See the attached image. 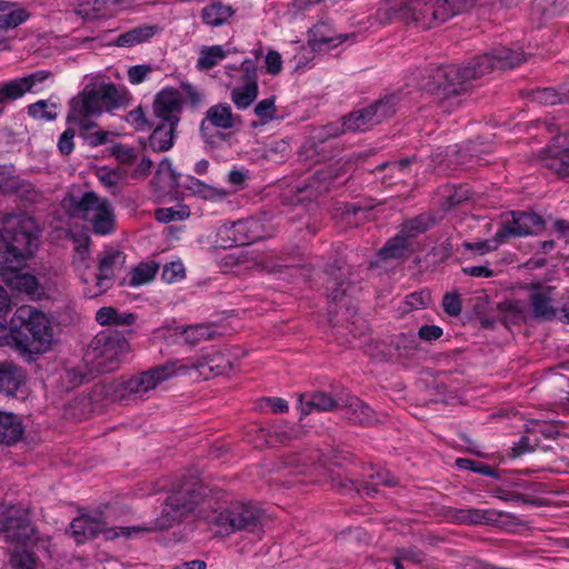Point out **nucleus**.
I'll return each instance as SVG.
<instances>
[{
	"label": "nucleus",
	"instance_id": "nucleus-1",
	"mask_svg": "<svg viewBox=\"0 0 569 569\" xmlns=\"http://www.w3.org/2000/svg\"><path fill=\"white\" fill-rule=\"evenodd\" d=\"M526 60L527 56L522 51L499 47L460 66L433 67L430 64L428 68L418 69L415 79L420 90L449 99L465 94L473 80L495 69H513Z\"/></svg>",
	"mask_w": 569,
	"mask_h": 569
},
{
	"label": "nucleus",
	"instance_id": "nucleus-2",
	"mask_svg": "<svg viewBox=\"0 0 569 569\" xmlns=\"http://www.w3.org/2000/svg\"><path fill=\"white\" fill-rule=\"evenodd\" d=\"M177 372V362L170 360L137 375L122 376L118 379L97 383L92 388L93 398L127 405L130 401L142 399L147 392L174 377Z\"/></svg>",
	"mask_w": 569,
	"mask_h": 569
},
{
	"label": "nucleus",
	"instance_id": "nucleus-3",
	"mask_svg": "<svg viewBox=\"0 0 569 569\" xmlns=\"http://www.w3.org/2000/svg\"><path fill=\"white\" fill-rule=\"evenodd\" d=\"M40 229L34 218L22 214L0 231V274L20 271L39 246Z\"/></svg>",
	"mask_w": 569,
	"mask_h": 569
},
{
	"label": "nucleus",
	"instance_id": "nucleus-4",
	"mask_svg": "<svg viewBox=\"0 0 569 569\" xmlns=\"http://www.w3.org/2000/svg\"><path fill=\"white\" fill-rule=\"evenodd\" d=\"M9 336L20 353L39 355L50 349L53 329L42 311L21 306L11 318Z\"/></svg>",
	"mask_w": 569,
	"mask_h": 569
},
{
	"label": "nucleus",
	"instance_id": "nucleus-5",
	"mask_svg": "<svg viewBox=\"0 0 569 569\" xmlns=\"http://www.w3.org/2000/svg\"><path fill=\"white\" fill-rule=\"evenodd\" d=\"M276 233L271 217L263 212L237 221H224L217 229L216 242L222 248H232L262 241Z\"/></svg>",
	"mask_w": 569,
	"mask_h": 569
},
{
	"label": "nucleus",
	"instance_id": "nucleus-6",
	"mask_svg": "<svg viewBox=\"0 0 569 569\" xmlns=\"http://www.w3.org/2000/svg\"><path fill=\"white\" fill-rule=\"evenodd\" d=\"M129 102V92L124 87L112 82L86 84L80 93L72 98V116L101 114L126 106Z\"/></svg>",
	"mask_w": 569,
	"mask_h": 569
},
{
	"label": "nucleus",
	"instance_id": "nucleus-7",
	"mask_svg": "<svg viewBox=\"0 0 569 569\" xmlns=\"http://www.w3.org/2000/svg\"><path fill=\"white\" fill-rule=\"evenodd\" d=\"M63 206L71 217L91 222L92 231L97 234H107L114 229L110 202L93 191H87L81 197L69 193L63 199Z\"/></svg>",
	"mask_w": 569,
	"mask_h": 569
},
{
	"label": "nucleus",
	"instance_id": "nucleus-8",
	"mask_svg": "<svg viewBox=\"0 0 569 569\" xmlns=\"http://www.w3.org/2000/svg\"><path fill=\"white\" fill-rule=\"evenodd\" d=\"M129 350L130 345L123 332L107 329L92 339L86 358L98 372H111L119 368Z\"/></svg>",
	"mask_w": 569,
	"mask_h": 569
},
{
	"label": "nucleus",
	"instance_id": "nucleus-9",
	"mask_svg": "<svg viewBox=\"0 0 569 569\" xmlns=\"http://www.w3.org/2000/svg\"><path fill=\"white\" fill-rule=\"evenodd\" d=\"M262 519L263 511L258 506L251 502H236L220 511H213L208 522L217 528L220 536H229L240 530L259 532Z\"/></svg>",
	"mask_w": 569,
	"mask_h": 569
},
{
	"label": "nucleus",
	"instance_id": "nucleus-10",
	"mask_svg": "<svg viewBox=\"0 0 569 569\" xmlns=\"http://www.w3.org/2000/svg\"><path fill=\"white\" fill-rule=\"evenodd\" d=\"M399 98L387 94L369 106L343 117V127L349 131H367L395 116Z\"/></svg>",
	"mask_w": 569,
	"mask_h": 569
},
{
	"label": "nucleus",
	"instance_id": "nucleus-11",
	"mask_svg": "<svg viewBox=\"0 0 569 569\" xmlns=\"http://www.w3.org/2000/svg\"><path fill=\"white\" fill-rule=\"evenodd\" d=\"M545 227V219L533 211H509L506 213L496 231V240L498 242H508L510 238L537 234L541 232Z\"/></svg>",
	"mask_w": 569,
	"mask_h": 569
},
{
	"label": "nucleus",
	"instance_id": "nucleus-12",
	"mask_svg": "<svg viewBox=\"0 0 569 569\" xmlns=\"http://www.w3.org/2000/svg\"><path fill=\"white\" fill-rule=\"evenodd\" d=\"M228 366V360L220 352H207L196 358L180 359V377L191 382L208 380L211 377L222 375Z\"/></svg>",
	"mask_w": 569,
	"mask_h": 569
},
{
	"label": "nucleus",
	"instance_id": "nucleus-13",
	"mask_svg": "<svg viewBox=\"0 0 569 569\" xmlns=\"http://www.w3.org/2000/svg\"><path fill=\"white\" fill-rule=\"evenodd\" d=\"M6 540L23 546L36 547L39 550H49L50 540L41 537L37 528L27 517H9L2 526Z\"/></svg>",
	"mask_w": 569,
	"mask_h": 569
},
{
	"label": "nucleus",
	"instance_id": "nucleus-14",
	"mask_svg": "<svg viewBox=\"0 0 569 569\" xmlns=\"http://www.w3.org/2000/svg\"><path fill=\"white\" fill-rule=\"evenodd\" d=\"M445 2L441 0H411L409 1V23H417L423 29L437 23L446 22L451 18Z\"/></svg>",
	"mask_w": 569,
	"mask_h": 569
},
{
	"label": "nucleus",
	"instance_id": "nucleus-15",
	"mask_svg": "<svg viewBox=\"0 0 569 569\" xmlns=\"http://www.w3.org/2000/svg\"><path fill=\"white\" fill-rule=\"evenodd\" d=\"M124 261L126 256L122 251L112 249L106 250L99 261V272L94 274L96 286L94 288H88L86 296L94 298L106 292L110 287L109 283L114 278V268L123 266Z\"/></svg>",
	"mask_w": 569,
	"mask_h": 569
},
{
	"label": "nucleus",
	"instance_id": "nucleus-16",
	"mask_svg": "<svg viewBox=\"0 0 569 569\" xmlns=\"http://www.w3.org/2000/svg\"><path fill=\"white\" fill-rule=\"evenodd\" d=\"M345 264V260L335 258L332 262L327 263L323 269V273L328 277V283H332L331 287L329 284L327 286L329 302H342L351 287V283L343 279Z\"/></svg>",
	"mask_w": 569,
	"mask_h": 569
},
{
	"label": "nucleus",
	"instance_id": "nucleus-17",
	"mask_svg": "<svg viewBox=\"0 0 569 569\" xmlns=\"http://www.w3.org/2000/svg\"><path fill=\"white\" fill-rule=\"evenodd\" d=\"M553 287H542L536 282L530 286L529 301L535 318L552 320L556 317V309L552 305Z\"/></svg>",
	"mask_w": 569,
	"mask_h": 569
},
{
	"label": "nucleus",
	"instance_id": "nucleus-18",
	"mask_svg": "<svg viewBox=\"0 0 569 569\" xmlns=\"http://www.w3.org/2000/svg\"><path fill=\"white\" fill-rule=\"evenodd\" d=\"M106 523L101 515L96 517L90 515H80L74 518L69 526V532L74 538L77 543H83L98 536L100 532H106Z\"/></svg>",
	"mask_w": 569,
	"mask_h": 569
},
{
	"label": "nucleus",
	"instance_id": "nucleus-19",
	"mask_svg": "<svg viewBox=\"0 0 569 569\" xmlns=\"http://www.w3.org/2000/svg\"><path fill=\"white\" fill-rule=\"evenodd\" d=\"M151 184L158 197L178 198V177L171 160L166 158L159 163Z\"/></svg>",
	"mask_w": 569,
	"mask_h": 569
},
{
	"label": "nucleus",
	"instance_id": "nucleus-20",
	"mask_svg": "<svg viewBox=\"0 0 569 569\" xmlns=\"http://www.w3.org/2000/svg\"><path fill=\"white\" fill-rule=\"evenodd\" d=\"M153 114L160 123H173L178 121V89L164 88L154 98Z\"/></svg>",
	"mask_w": 569,
	"mask_h": 569
},
{
	"label": "nucleus",
	"instance_id": "nucleus-21",
	"mask_svg": "<svg viewBox=\"0 0 569 569\" xmlns=\"http://www.w3.org/2000/svg\"><path fill=\"white\" fill-rule=\"evenodd\" d=\"M340 396L333 398L330 393L325 391L302 393L298 398V409L300 410L301 417H303L313 411H333L340 407Z\"/></svg>",
	"mask_w": 569,
	"mask_h": 569
},
{
	"label": "nucleus",
	"instance_id": "nucleus-22",
	"mask_svg": "<svg viewBox=\"0 0 569 569\" xmlns=\"http://www.w3.org/2000/svg\"><path fill=\"white\" fill-rule=\"evenodd\" d=\"M340 400L342 416L352 423L366 426L372 421V409L358 397L341 392Z\"/></svg>",
	"mask_w": 569,
	"mask_h": 569
},
{
	"label": "nucleus",
	"instance_id": "nucleus-23",
	"mask_svg": "<svg viewBox=\"0 0 569 569\" xmlns=\"http://www.w3.org/2000/svg\"><path fill=\"white\" fill-rule=\"evenodd\" d=\"M346 39V36L337 34L327 21H320L309 30V43L313 51L336 48Z\"/></svg>",
	"mask_w": 569,
	"mask_h": 569
},
{
	"label": "nucleus",
	"instance_id": "nucleus-24",
	"mask_svg": "<svg viewBox=\"0 0 569 569\" xmlns=\"http://www.w3.org/2000/svg\"><path fill=\"white\" fill-rule=\"evenodd\" d=\"M509 516L507 512L495 509L461 508L456 509L453 519L461 525H491L500 518Z\"/></svg>",
	"mask_w": 569,
	"mask_h": 569
},
{
	"label": "nucleus",
	"instance_id": "nucleus-25",
	"mask_svg": "<svg viewBox=\"0 0 569 569\" xmlns=\"http://www.w3.org/2000/svg\"><path fill=\"white\" fill-rule=\"evenodd\" d=\"M24 381L26 376L21 367L11 361L0 362V393L14 397Z\"/></svg>",
	"mask_w": 569,
	"mask_h": 569
},
{
	"label": "nucleus",
	"instance_id": "nucleus-26",
	"mask_svg": "<svg viewBox=\"0 0 569 569\" xmlns=\"http://www.w3.org/2000/svg\"><path fill=\"white\" fill-rule=\"evenodd\" d=\"M24 435V425L20 416L0 410V445L13 446Z\"/></svg>",
	"mask_w": 569,
	"mask_h": 569
},
{
	"label": "nucleus",
	"instance_id": "nucleus-27",
	"mask_svg": "<svg viewBox=\"0 0 569 569\" xmlns=\"http://www.w3.org/2000/svg\"><path fill=\"white\" fill-rule=\"evenodd\" d=\"M409 1L382 0L376 10V18L381 24L401 21L409 24Z\"/></svg>",
	"mask_w": 569,
	"mask_h": 569
},
{
	"label": "nucleus",
	"instance_id": "nucleus-28",
	"mask_svg": "<svg viewBox=\"0 0 569 569\" xmlns=\"http://www.w3.org/2000/svg\"><path fill=\"white\" fill-rule=\"evenodd\" d=\"M436 217L430 212H422L411 219L406 220L398 231L408 242L418 236L430 230L436 224Z\"/></svg>",
	"mask_w": 569,
	"mask_h": 569
},
{
	"label": "nucleus",
	"instance_id": "nucleus-29",
	"mask_svg": "<svg viewBox=\"0 0 569 569\" xmlns=\"http://www.w3.org/2000/svg\"><path fill=\"white\" fill-rule=\"evenodd\" d=\"M396 483L395 478L388 470L381 467L378 469L372 467L368 475V480L362 481L357 488V491L362 496L375 497L379 492V486L392 487L396 486Z\"/></svg>",
	"mask_w": 569,
	"mask_h": 569
},
{
	"label": "nucleus",
	"instance_id": "nucleus-30",
	"mask_svg": "<svg viewBox=\"0 0 569 569\" xmlns=\"http://www.w3.org/2000/svg\"><path fill=\"white\" fill-rule=\"evenodd\" d=\"M137 316L132 312H120L114 307H102L96 312V321L100 326L130 327L134 323Z\"/></svg>",
	"mask_w": 569,
	"mask_h": 569
},
{
	"label": "nucleus",
	"instance_id": "nucleus-31",
	"mask_svg": "<svg viewBox=\"0 0 569 569\" xmlns=\"http://www.w3.org/2000/svg\"><path fill=\"white\" fill-rule=\"evenodd\" d=\"M206 92L203 89L192 86L189 82H180V111L189 109L198 112L204 104Z\"/></svg>",
	"mask_w": 569,
	"mask_h": 569
},
{
	"label": "nucleus",
	"instance_id": "nucleus-32",
	"mask_svg": "<svg viewBox=\"0 0 569 569\" xmlns=\"http://www.w3.org/2000/svg\"><path fill=\"white\" fill-rule=\"evenodd\" d=\"M409 247L410 242L398 232L378 250L377 258L380 261L403 259L408 253Z\"/></svg>",
	"mask_w": 569,
	"mask_h": 569
},
{
	"label": "nucleus",
	"instance_id": "nucleus-33",
	"mask_svg": "<svg viewBox=\"0 0 569 569\" xmlns=\"http://www.w3.org/2000/svg\"><path fill=\"white\" fill-rule=\"evenodd\" d=\"M234 14L232 7L213 2L202 9L201 18L206 24L222 26Z\"/></svg>",
	"mask_w": 569,
	"mask_h": 569
},
{
	"label": "nucleus",
	"instance_id": "nucleus-34",
	"mask_svg": "<svg viewBox=\"0 0 569 569\" xmlns=\"http://www.w3.org/2000/svg\"><path fill=\"white\" fill-rule=\"evenodd\" d=\"M217 335V328L212 323H198L186 327L180 336L189 346H194L203 340H212Z\"/></svg>",
	"mask_w": 569,
	"mask_h": 569
},
{
	"label": "nucleus",
	"instance_id": "nucleus-35",
	"mask_svg": "<svg viewBox=\"0 0 569 569\" xmlns=\"http://www.w3.org/2000/svg\"><path fill=\"white\" fill-rule=\"evenodd\" d=\"M259 94L258 82L243 83L242 86L234 87L230 92V98L233 104L239 110L249 108Z\"/></svg>",
	"mask_w": 569,
	"mask_h": 569
},
{
	"label": "nucleus",
	"instance_id": "nucleus-36",
	"mask_svg": "<svg viewBox=\"0 0 569 569\" xmlns=\"http://www.w3.org/2000/svg\"><path fill=\"white\" fill-rule=\"evenodd\" d=\"M153 132L150 136V146L153 150L166 151L173 144V123H154Z\"/></svg>",
	"mask_w": 569,
	"mask_h": 569
},
{
	"label": "nucleus",
	"instance_id": "nucleus-37",
	"mask_svg": "<svg viewBox=\"0 0 569 569\" xmlns=\"http://www.w3.org/2000/svg\"><path fill=\"white\" fill-rule=\"evenodd\" d=\"M154 33L156 27L139 26L118 36L114 43L119 47H133L149 40Z\"/></svg>",
	"mask_w": 569,
	"mask_h": 569
},
{
	"label": "nucleus",
	"instance_id": "nucleus-38",
	"mask_svg": "<svg viewBox=\"0 0 569 569\" xmlns=\"http://www.w3.org/2000/svg\"><path fill=\"white\" fill-rule=\"evenodd\" d=\"M537 449H541L543 451L548 450L547 447L540 446V437H537L536 431H531L528 429L525 435H522L517 442L512 445L508 456L510 458H518L525 453L533 452Z\"/></svg>",
	"mask_w": 569,
	"mask_h": 569
},
{
	"label": "nucleus",
	"instance_id": "nucleus-39",
	"mask_svg": "<svg viewBox=\"0 0 569 569\" xmlns=\"http://www.w3.org/2000/svg\"><path fill=\"white\" fill-rule=\"evenodd\" d=\"M336 178L337 176L331 169L317 171L306 189L310 191V196L318 198L330 191Z\"/></svg>",
	"mask_w": 569,
	"mask_h": 569
},
{
	"label": "nucleus",
	"instance_id": "nucleus-40",
	"mask_svg": "<svg viewBox=\"0 0 569 569\" xmlns=\"http://www.w3.org/2000/svg\"><path fill=\"white\" fill-rule=\"evenodd\" d=\"M206 119L216 128L231 129L233 127V114L228 103L212 106L207 111Z\"/></svg>",
	"mask_w": 569,
	"mask_h": 569
},
{
	"label": "nucleus",
	"instance_id": "nucleus-41",
	"mask_svg": "<svg viewBox=\"0 0 569 569\" xmlns=\"http://www.w3.org/2000/svg\"><path fill=\"white\" fill-rule=\"evenodd\" d=\"M93 377V369H90L87 365L67 368L61 375V379L68 388H77L80 385L89 382Z\"/></svg>",
	"mask_w": 569,
	"mask_h": 569
},
{
	"label": "nucleus",
	"instance_id": "nucleus-42",
	"mask_svg": "<svg viewBox=\"0 0 569 569\" xmlns=\"http://www.w3.org/2000/svg\"><path fill=\"white\" fill-rule=\"evenodd\" d=\"M455 466L460 470L472 471L475 473L490 477L493 479L501 478V471L498 468L487 465L479 460H473L469 458H457L455 460Z\"/></svg>",
	"mask_w": 569,
	"mask_h": 569
},
{
	"label": "nucleus",
	"instance_id": "nucleus-43",
	"mask_svg": "<svg viewBox=\"0 0 569 569\" xmlns=\"http://www.w3.org/2000/svg\"><path fill=\"white\" fill-rule=\"evenodd\" d=\"M546 167L555 172L559 178L569 177V147H565L546 160Z\"/></svg>",
	"mask_w": 569,
	"mask_h": 569
},
{
	"label": "nucleus",
	"instance_id": "nucleus-44",
	"mask_svg": "<svg viewBox=\"0 0 569 569\" xmlns=\"http://www.w3.org/2000/svg\"><path fill=\"white\" fill-rule=\"evenodd\" d=\"M178 519V497L169 496L163 505L161 516L157 519L154 528L166 530L171 528Z\"/></svg>",
	"mask_w": 569,
	"mask_h": 569
},
{
	"label": "nucleus",
	"instance_id": "nucleus-45",
	"mask_svg": "<svg viewBox=\"0 0 569 569\" xmlns=\"http://www.w3.org/2000/svg\"><path fill=\"white\" fill-rule=\"evenodd\" d=\"M226 58V52L221 46L203 47L197 61L199 70H210Z\"/></svg>",
	"mask_w": 569,
	"mask_h": 569
},
{
	"label": "nucleus",
	"instance_id": "nucleus-46",
	"mask_svg": "<svg viewBox=\"0 0 569 569\" xmlns=\"http://www.w3.org/2000/svg\"><path fill=\"white\" fill-rule=\"evenodd\" d=\"M28 91L22 78H17L0 84V104L14 101L23 97Z\"/></svg>",
	"mask_w": 569,
	"mask_h": 569
},
{
	"label": "nucleus",
	"instance_id": "nucleus-47",
	"mask_svg": "<svg viewBox=\"0 0 569 569\" xmlns=\"http://www.w3.org/2000/svg\"><path fill=\"white\" fill-rule=\"evenodd\" d=\"M98 180L116 196L120 192L119 182L124 179L126 173L121 169H109L102 167L97 170Z\"/></svg>",
	"mask_w": 569,
	"mask_h": 569
},
{
	"label": "nucleus",
	"instance_id": "nucleus-48",
	"mask_svg": "<svg viewBox=\"0 0 569 569\" xmlns=\"http://www.w3.org/2000/svg\"><path fill=\"white\" fill-rule=\"evenodd\" d=\"M14 273L16 274L11 281L17 290L22 291L32 298L41 295L42 288L34 276L30 273H20L19 271Z\"/></svg>",
	"mask_w": 569,
	"mask_h": 569
},
{
	"label": "nucleus",
	"instance_id": "nucleus-49",
	"mask_svg": "<svg viewBox=\"0 0 569 569\" xmlns=\"http://www.w3.org/2000/svg\"><path fill=\"white\" fill-rule=\"evenodd\" d=\"M157 262H142L134 267L131 271L129 284L132 287L141 286L152 280L158 271Z\"/></svg>",
	"mask_w": 569,
	"mask_h": 569
},
{
	"label": "nucleus",
	"instance_id": "nucleus-50",
	"mask_svg": "<svg viewBox=\"0 0 569 569\" xmlns=\"http://www.w3.org/2000/svg\"><path fill=\"white\" fill-rule=\"evenodd\" d=\"M1 12L0 28L4 30L19 27L27 21L30 16L26 9L19 8L17 3H14V7Z\"/></svg>",
	"mask_w": 569,
	"mask_h": 569
},
{
	"label": "nucleus",
	"instance_id": "nucleus-51",
	"mask_svg": "<svg viewBox=\"0 0 569 569\" xmlns=\"http://www.w3.org/2000/svg\"><path fill=\"white\" fill-rule=\"evenodd\" d=\"M201 499V493L198 490L183 488L180 485V519L188 513L194 512Z\"/></svg>",
	"mask_w": 569,
	"mask_h": 569
},
{
	"label": "nucleus",
	"instance_id": "nucleus-52",
	"mask_svg": "<svg viewBox=\"0 0 569 569\" xmlns=\"http://www.w3.org/2000/svg\"><path fill=\"white\" fill-rule=\"evenodd\" d=\"M107 0H81L74 13L83 20H93L102 14Z\"/></svg>",
	"mask_w": 569,
	"mask_h": 569
},
{
	"label": "nucleus",
	"instance_id": "nucleus-53",
	"mask_svg": "<svg viewBox=\"0 0 569 569\" xmlns=\"http://www.w3.org/2000/svg\"><path fill=\"white\" fill-rule=\"evenodd\" d=\"M535 98L545 104L569 103V89L556 90L555 88L538 89Z\"/></svg>",
	"mask_w": 569,
	"mask_h": 569
},
{
	"label": "nucleus",
	"instance_id": "nucleus-54",
	"mask_svg": "<svg viewBox=\"0 0 569 569\" xmlns=\"http://www.w3.org/2000/svg\"><path fill=\"white\" fill-rule=\"evenodd\" d=\"M370 211L371 208H365L357 202L347 203L343 210L345 220L349 226L357 227L368 219Z\"/></svg>",
	"mask_w": 569,
	"mask_h": 569
},
{
	"label": "nucleus",
	"instance_id": "nucleus-55",
	"mask_svg": "<svg viewBox=\"0 0 569 569\" xmlns=\"http://www.w3.org/2000/svg\"><path fill=\"white\" fill-rule=\"evenodd\" d=\"M154 526H129V527H114L106 531L107 538L113 539L117 537L131 538L153 531Z\"/></svg>",
	"mask_w": 569,
	"mask_h": 569
},
{
	"label": "nucleus",
	"instance_id": "nucleus-56",
	"mask_svg": "<svg viewBox=\"0 0 569 569\" xmlns=\"http://www.w3.org/2000/svg\"><path fill=\"white\" fill-rule=\"evenodd\" d=\"M10 563L16 569H36L37 557L29 550H16L11 555Z\"/></svg>",
	"mask_w": 569,
	"mask_h": 569
},
{
	"label": "nucleus",
	"instance_id": "nucleus-57",
	"mask_svg": "<svg viewBox=\"0 0 569 569\" xmlns=\"http://www.w3.org/2000/svg\"><path fill=\"white\" fill-rule=\"evenodd\" d=\"M430 303L431 292L427 289L411 292L405 298V305L408 307L407 310L426 309Z\"/></svg>",
	"mask_w": 569,
	"mask_h": 569
},
{
	"label": "nucleus",
	"instance_id": "nucleus-58",
	"mask_svg": "<svg viewBox=\"0 0 569 569\" xmlns=\"http://www.w3.org/2000/svg\"><path fill=\"white\" fill-rule=\"evenodd\" d=\"M276 112V96L260 100L254 107V114L263 122L274 119Z\"/></svg>",
	"mask_w": 569,
	"mask_h": 569
},
{
	"label": "nucleus",
	"instance_id": "nucleus-59",
	"mask_svg": "<svg viewBox=\"0 0 569 569\" xmlns=\"http://www.w3.org/2000/svg\"><path fill=\"white\" fill-rule=\"evenodd\" d=\"M181 187L189 189L192 193L200 194L202 198H210L214 192V190L211 187L207 186L199 179H196L189 174L186 176L183 180L180 179V188Z\"/></svg>",
	"mask_w": 569,
	"mask_h": 569
},
{
	"label": "nucleus",
	"instance_id": "nucleus-60",
	"mask_svg": "<svg viewBox=\"0 0 569 569\" xmlns=\"http://www.w3.org/2000/svg\"><path fill=\"white\" fill-rule=\"evenodd\" d=\"M443 311L450 317H458L462 310L461 296L458 292H447L442 297Z\"/></svg>",
	"mask_w": 569,
	"mask_h": 569
},
{
	"label": "nucleus",
	"instance_id": "nucleus-61",
	"mask_svg": "<svg viewBox=\"0 0 569 569\" xmlns=\"http://www.w3.org/2000/svg\"><path fill=\"white\" fill-rule=\"evenodd\" d=\"M503 242H498L496 240V234H495L492 237V239H488V240H482V241H477V242L463 241L462 247L466 250L475 251L479 254H486L488 252L497 250L498 247Z\"/></svg>",
	"mask_w": 569,
	"mask_h": 569
},
{
	"label": "nucleus",
	"instance_id": "nucleus-62",
	"mask_svg": "<svg viewBox=\"0 0 569 569\" xmlns=\"http://www.w3.org/2000/svg\"><path fill=\"white\" fill-rule=\"evenodd\" d=\"M0 191L2 193H18L28 191V184L18 177L9 176L0 179Z\"/></svg>",
	"mask_w": 569,
	"mask_h": 569
},
{
	"label": "nucleus",
	"instance_id": "nucleus-63",
	"mask_svg": "<svg viewBox=\"0 0 569 569\" xmlns=\"http://www.w3.org/2000/svg\"><path fill=\"white\" fill-rule=\"evenodd\" d=\"M111 154L122 164H131L137 158L134 149L122 143L113 144Z\"/></svg>",
	"mask_w": 569,
	"mask_h": 569
},
{
	"label": "nucleus",
	"instance_id": "nucleus-64",
	"mask_svg": "<svg viewBox=\"0 0 569 569\" xmlns=\"http://www.w3.org/2000/svg\"><path fill=\"white\" fill-rule=\"evenodd\" d=\"M128 121L131 122L137 130H150L153 128L154 122H150L146 118L142 107H138L128 113Z\"/></svg>",
	"mask_w": 569,
	"mask_h": 569
}]
</instances>
